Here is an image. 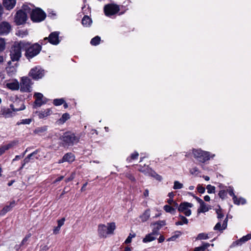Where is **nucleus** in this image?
<instances>
[{
  "mask_svg": "<svg viewBox=\"0 0 251 251\" xmlns=\"http://www.w3.org/2000/svg\"><path fill=\"white\" fill-rule=\"evenodd\" d=\"M227 192L228 193L229 195L230 196L232 197L233 201L234 204L239 205L240 202L238 201V198L234 193V190L233 187L229 186L228 188H227L226 192Z\"/></svg>",
  "mask_w": 251,
  "mask_h": 251,
  "instance_id": "20",
  "label": "nucleus"
},
{
  "mask_svg": "<svg viewBox=\"0 0 251 251\" xmlns=\"http://www.w3.org/2000/svg\"><path fill=\"white\" fill-rule=\"evenodd\" d=\"M183 187V185L182 183H181L178 181H175L174 185L173 186V188L174 189H180L182 188Z\"/></svg>",
  "mask_w": 251,
  "mask_h": 251,
  "instance_id": "39",
  "label": "nucleus"
},
{
  "mask_svg": "<svg viewBox=\"0 0 251 251\" xmlns=\"http://www.w3.org/2000/svg\"><path fill=\"white\" fill-rule=\"evenodd\" d=\"M208 211V208L206 205L205 203L203 202V203H201L200 204V207L198 209V213H204L206 211Z\"/></svg>",
  "mask_w": 251,
  "mask_h": 251,
  "instance_id": "32",
  "label": "nucleus"
},
{
  "mask_svg": "<svg viewBox=\"0 0 251 251\" xmlns=\"http://www.w3.org/2000/svg\"><path fill=\"white\" fill-rule=\"evenodd\" d=\"M30 234L27 235L22 240L21 246L25 245V244L26 243V242L28 241V239L30 237Z\"/></svg>",
  "mask_w": 251,
  "mask_h": 251,
  "instance_id": "57",
  "label": "nucleus"
},
{
  "mask_svg": "<svg viewBox=\"0 0 251 251\" xmlns=\"http://www.w3.org/2000/svg\"><path fill=\"white\" fill-rule=\"evenodd\" d=\"M164 209L166 212L174 214L175 212V209L170 205H166L164 206Z\"/></svg>",
  "mask_w": 251,
  "mask_h": 251,
  "instance_id": "35",
  "label": "nucleus"
},
{
  "mask_svg": "<svg viewBox=\"0 0 251 251\" xmlns=\"http://www.w3.org/2000/svg\"><path fill=\"white\" fill-rule=\"evenodd\" d=\"M65 100L63 99H56L53 100V103L56 106L60 105L64 103Z\"/></svg>",
  "mask_w": 251,
  "mask_h": 251,
  "instance_id": "36",
  "label": "nucleus"
},
{
  "mask_svg": "<svg viewBox=\"0 0 251 251\" xmlns=\"http://www.w3.org/2000/svg\"><path fill=\"white\" fill-rule=\"evenodd\" d=\"M31 81L27 77H23L20 83V91L28 92L31 91Z\"/></svg>",
  "mask_w": 251,
  "mask_h": 251,
  "instance_id": "7",
  "label": "nucleus"
},
{
  "mask_svg": "<svg viewBox=\"0 0 251 251\" xmlns=\"http://www.w3.org/2000/svg\"><path fill=\"white\" fill-rule=\"evenodd\" d=\"M139 154L137 152H134L132 154H131V156L127 158V160L128 161H131L132 160H134L137 159Z\"/></svg>",
  "mask_w": 251,
  "mask_h": 251,
  "instance_id": "44",
  "label": "nucleus"
},
{
  "mask_svg": "<svg viewBox=\"0 0 251 251\" xmlns=\"http://www.w3.org/2000/svg\"><path fill=\"white\" fill-rule=\"evenodd\" d=\"M11 30V26L7 22H2L0 23V35L8 34Z\"/></svg>",
  "mask_w": 251,
  "mask_h": 251,
  "instance_id": "12",
  "label": "nucleus"
},
{
  "mask_svg": "<svg viewBox=\"0 0 251 251\" xmlns=\"http://www.w3.org/2000/svg\"><path fill=\"white\" fill-rule=\"evenodd\" d=\"M188 194L189 195H191L192 196H193L197 201L201 204V203H203V201L200 198H199V197H196L195 196H194L192 193L191 192H188Z\"/></svg>",
  "mask_w": 251,
  "mask_h": 251,
  "instance_id": "52",
  "label": "nucleus"
},
{
  "mask_svg": "<svg viewBox=\"0 0 251 251\" xmlns=\"http://www.w3.org/2000/svg\"><path fill=\"white\" fill-rule=\"evenodd\" d=\"M60 226H57L56 227H55L54 229H53V233L54 234H57L59 233V231L60 230Z\"/></svg>",
  "mask_w": 251,
  "mask_h": 251,
  "instance_id": "61",
  "label": "nucleus"
},
{
  "mask_svg": "<svg viewBox=\"0 0 251 251\" xmlns=\"http://www.w3.org/2000/svg\"><path fill=\"white\" fill-rule=\"evenodd\" d=\"M3 4L6 9L10 10L15 6L16 0H3Z\"/></svg>",
  "mask_w": 251,
  "mask_h": 251,
  "instance_id": "21",
  "label": "nucleus"
},
{
  "mask_svg": "<svg viewBox=\"0 0 251 251\" xmlns=\"http://www.w3.org/2000/svg\"><path fill=\"white\" fill-rule=\"evenodd\" d=\"M126 176L129 179L130 181L132 182H135L136 179L135 177L133 176V175L131 174L130 173H127L126 174Z\"/></svg>",
  "mask_w": 251,
  "mask_h": 251,
  "instance_id": "48",
  "label": "nucleus"
},
{
  "mask_svg": "<svg viewBox=\"0 0 251 251\" xmlns=\"http://www.w3.org/2000/svg\"><path fill=\"white\" fill-rule=\"evenodd\" d=\"M44 40L48 41L52 45H56L60 42L59 32L55 31L51 33L48 37H45Z\"/></svg>",
  "mask_w": 251,
  "mask_h": 251,
  "instance_id": "11",
  "label": "nucleus"
},
{
  "mask_svg": "<svg viewBox=\"0 0 251 251\" xmlns=\"http://www.w3.org/2000/svg\"><path fill=\"white\" fill-rule=\"evenodd\" d=\"M104 11L105 15L110 16V3H108L105 5L104 7Z\"/></svg>",
  "mask_w": 251,
  "mask_h": 251,
  "instance_id": "47",
  "label": "nucleus"
},
{
  "mask_svg": "<svg viewBox=\"0 0 251 251\" xmlns=\"http://www.w3.org/2000/svg\"><path fill=\"white\" fill-rule=\"evenodd\" d=\"M193 206V204L188 202L181 203L179 205L178 210L180 212H182L186 216H189L191 214V210L189 208Z\"/></svg>",
  "mask_w": 251,
  "mask_h": 251,
  "instance_id": "8",
  "label": "nucleus"
},
{
  "mask_svg": "<svg viewBox=\"0 0 251 251\" xmlns=\"http://www.w3.org/2000/svg\"><path fill=\"white\" fill-rule=\"evenodd\" d=\"M15 201H11L9 205L4 206L3 209L1 210L0 215H4L7 212L10 211L12 208L15 205Z\"/></svg>",
  "mask_w": 251,
  "mask_h": 251,
  "instance_id": "19",
  "label": "nucleus"
},
{
  "mask_svg": "<svg viewBox=\"0 0 251 251\" xmlns=\"http://www.w3.org/2000/svg\"><path fill=\"white\" fill-rule=\"evenodd\" d=\"M63 157L65 162H67L69 163L73 162L75 159V155L71 152L66 153Z\"/></svg>",
  "mask_w": 251,
  "mask_h": 251,
  "instance_id": "22",
  "label": "nucleus"
},
{
  "mask_svg": "<svg viewBox=\"0 0 251 251\" xmlns=\"http://www.w3.org/2000/svg\"><path fill=\"white\" fill-rule=\"evenodd\" d=\"M176 233H177V234H175L170 238H168L167 239L168 241H175L176 238H177L179 235L181 234V232L180 231H177L176 232Z\"/></svg>",
  "mask_w": 251,
  "mask_h": 251,
  "instance_id": "46",
  "label": "nucleus"
},
{
  "mask_svg": "<svg viewBox=\"0 0 251 251\" xmlns=\"http://www.w3.org/2000/svg\"><path fill=\"white\" fill-rule=\"evenodd\" d=\"M238 201L240 202V204H244L246 203V201L243 198H238Z\"/></svg>",
  "mask_w": 251,
  "mask_h": 251,
  "instance_id": "60",
  "label": "nucleus"
},
{
  "mask_svg": "<svg viewBox=\"0 0 251 251\" xmlns=\"http://www.w3.org/2000/svg\"><path fill=\"white\" fill-rule=\"evenodd\" d=\"M159 235L158 230H153L152 232L146 235L145 238L143 239L144 243H147L154 240L157 236Z\"/></svg>",
  "mask_w": 251,
  "mask_h": 251,
  "instance_id": "15",
  "label": "nucleus"
},
{
  "mask_svg": "<svg viewBox=\"0 0 251 251\" xmlns=\"http://www.w3.org/2000/svg\"><path fill=\"white\" fill-rule=\"evenodd\" d=\"M31 122V119H25L22 120L20 122H18L17 124L18 125H20L21 124L23 125H29Z\"/></svg>",
  "mask_w": 251,
  "mask_h": 251,
  "instance_id": "43",
  "label": "nucleus"
},
{
  "mask_svg": "<svg viewBox=\"0 0 251 251\" xmlns=\"http://www.w3.org/2000/svg\"><path fill=\"white\" fill-rule=\"evenodd\" d=\"M27 20L26 14L22 10L18 11L15 17V22L17 25H21L25 23Z\"/></svg>",
  "mask_w": 251,
  "mask_h": 251,
  "instance_id": "10",
  "label": "nucleus"
},
{
  "mask_svg": "<svg viewBox=\"0 0 251 251\" xmlns=\"http://www.w3.org/2000/svg\"><path fill=\"white\" fill-rule=\"evenodd\" d=\"M28 158L29 157H26L24 159V160L22 162V167H21L20 169H22V168H23L26 164H27L30 162V160Z\"/></svg>",
  "mask_w": 251,
  "mask_h": 251,
  "instance_id": "56",
  "label": "nucleus"
},
{
  "mask_svg": "<svg viewBox=\"0 0 251 251\" xmlns=\"http://www.w3.org/2000/svg\"><path fill=\"white\" fill-rule=\"evenodd\" d=\"M17 144V141H12L9 144L7 145H3L4 148L5 149L6 151L9 150V149L11 148L12 147L15 146Z\"/></svg>",
  "mask_w": 251,
  "mask_h": 251,
  "instance_id": "38",
  "label": "nucleus"
},
{
  "mask_svg": "<svg viewBox=\"0 0 251 251\" xmlns=\"http://www.w3.org/2000/svg\"><path fill=\"white\" fill-rule=\"evenodd\" d=\"M192 153L194 157L197 161L201 163H205L209 160L210 158H213L215 156L214 154H212L208 151H204L200 149H193Z\"/></svg>",
  "mask_w": 251,
  "mask_h": 251,
  "instance_id": "2",
  "label": "nucleus"
},
{
  "mask_svg": "<svg viewBox=\"0 0 251 251\" xmlns=\"http://www.w3.org/2000/svg\"><path fill=\"white\" fill-rule=\"evenodd\" d=\"M150 217V212L149 210H146L145 212L140 216L141 221L143 222L147 221Z\"/></svg>",
  "mask_w": 251,
  "mask_h": 251,
  "instance_id": "29",
  "label": "nucleus"
},
{
  "mask_svg": "<svg viewBox=\"0 0 251 251\" xmlns=\"http://www.w3.org/2000/svg\"><path fill=\"white\" fill-rule=\"evenodd\" d=\"M92 22L91 19L88 16H84L81 21L82 24L85 26H90Z\"/></svg>",
  "mask_w": 251,
  "mask_h": 251,
  "instance_id": "26",
  "label": "nucleus"
},
{
  "mask_svg": "<svg viewBox=\"0 0 251 251\" xmlns=\"http://www.w3.org/2000/svg\"><path fill=\"white\" fill-rule=\"evenodd\" d=\"M190 172L192 175H197L199 173V169L197 167H194V168H192L190 170Z\"/></svg>",
  "mask_w": 251,
  "mask_h": 251,
  "instance_id": "54",
  "label": "nucleus"
},
{
  "mask_svg": "<svg viewBox=\"0 0 251 251\" xmlns=\"http://www.w3.org/2000/svg\"><path fill=\"white\" fill-rule=\"evenodd\" d=\"M79 139V136L76 135L74 133L70 131L65 132L60 137L63 144L68 146H73L77 143Z\"/></svg>",
  "mask_w": 251,
  "mask_h": 251,
  "instance_id": "3",
  "label": "nucleus"
},
{
  "mask_svg": "<svg viewBox=\"0 0 251 251\" xmlns=\"http://www.w3.org/2000/svg\"><path fill=\"white\" fill-rule=\"evenodd\" d=\"M6 71L9 76H11L16 73L17 70L15 67L9 66L6 68Z\"/></svg>",
  "mask_w": 251,
  "mask_h": 251,
  "instance_id": "30",
  "label": "nucleus"
},
{
  "mask_svg": "<svg viewBox=\"0 0 251 251\" xmlns=\"http://www.w3.org/2000/svg\"><path fill=\"white\" fill-rule=\"evenodd\" d=\"M120 11V6L111 2V17Z\"/></svg>",
  "mask_w": 251,
  "mask_h": 251,
  "instance_id": "25",
  "label": "nucleus"
},
{
  "mask_svg": "<svg viewBox=\"0 0 251 251\" xmlns=\"http://www.w3.org/2000/svg\"><path fill=\"white\" fill-rule=\"evenodd\" d=\"M17 144V141H12L9 144L7 145H3L4 148L5 149L6 151L9 150V149L11 148L12 147L15 146Z\"/></svg>",
  "mask_w": 251,
  "mask_h": 251,
  "instance_id": "37",
  "label": "nucleus"
},
{
  "mask_svg": "<svg viewBox=\"0 0 251 251\" xmlns=\"http://www.w3.org/2000/svg\"><path fill=\"white\" fill-rule=\"evenodd\" d=\"M180 221L181 222L182 225L183 224H187L188 223V220L187 218H186L184 216L179 215L178 216Z\"/></svg>",
  "mask_w": 251,
  "mask_h": 251,
  "instance_id": "49",
  "label": "nucleus"
},
{
  "mask_svg": "<svg viewBox=\"0 0 251 251\" xmlns=\"http://www.w3.org/2000/svg\"><path fill=\"white\" fill-rule=\"evenodd\" d=\"M198 191L201 194H203L205 192V188L202 186L201 184H199L197 186Z\"/></svg>",
  "mask_w": 251,
  "mask_h": 251,
  "instance_id": "53",
  "label": "nucleus"
},
{
  "mask_svg": "<svg viewBox=\"0 0 251 251\" xmlns=\"http://www.w3.org/2000/svg\"><path fill=\"white\" fill-rule=\"evenodd\" d=\"M70 115L67 113H65L62 115L59 121L61 123H64L67 120L70 119Z\"/></svg>",
  "mask_w": 251,
  "mask_h": 251,
  "instance_id": "34",
  "label": "nucleus"
},
{
  "mask_svg": "<svg viewBox=\"0 0 251 251\" xmlns=\"http://www.w3.org/2000/svg\"><path fill=\"white\" fill-rule=\"evenodd\" d=\"M6 86L8 88L12 90H18L20 87L19 82L17 81L7 83Z\"/></svg>",
  "mask_w": 251,
  "mask_h": 251,
  "instance_id": "24",
  "label": "nucleus"
},
{
  "mask_svg": "<svg viewBox=\"0 0 251 251\" xmlns=\"http://www.w3.org/2000/svg\"><path fill=\"white\" fill-rule=\"evenodd\" d=\"M13 112L11 109L5 107H1L0 114L5 118L11 117L13 116Z\"/></svg>",
  "mask_w": 251,
  "mask_h": 251,
  "instance_id": "17",
  "label": "nucleus"
},
{
  "mask_svg": "<svg viewBox=\"0 0 251 251\" xmlns=\"http://www.w3.org/2000/svg\"><path fill=\"white\" fill-rule=\"evenodd\" d=\"M135 234L130 233L129 236L127 237V238L126 240L125 243L126 244H127L131 243L132 239L133 238L135 237Z\"/></svg>",
  "mask_w": 251,
  "mask_h": 251,
  "instance_id": "50",
  "label": "nucleus"
},
{
  "mask_svg": "<svg viewBox=\"0 0 251 251\" xmlns=\"http://www.w3.org/2000/svg\"><path fill=\"white\" fill-rule=\"evenodd\" d=\"M10 107L11 108L10 109H11V110L13 112L19 111L22 110H24L25 109V106L23 103H22L21 107L19 108H15L14 105L13 104H10Z\"/></svg>",
  "mask_w": 251,
  "mask_h": 251,
  "instance_id": "33",
  "label": "nucleus"
},
{
  "mask_svg": "<svg viewBox=\"0 0 251 251\" xmlns=\"http://www.w3.org/2000/svg\"><path fill=\"white\" fill-rule=\"evenodd\" d=\"M41 49V46L38 43H35L29 46V44L28 43L27 45L25 47L24 50H25V57L29 60L38 55L40 53Z\"/></svg>",
  "mask_w": 251,
  "mask_h": 251,
  "instance_id": "4",
  "label": "nucleus"
},
{
  "mask_svg": "<svg viewBox=\"0 0 251 251\" xmlns=\"http://www.w3.org/2000/svg\"><path fill=\"white\" fill-rule=\"evenodd\" d=\"M23 158V155H16L14 159H13L12 161H15L18 160H19L21 158Z\"/></svg>",
  "mask_w": 251,
  "mask_h": 251,
  "instance_id": "64",
  "label": "nucleus"
},
{
  "mask_svg": "<svg viewBox=\"0 0 251 251\" xmlns=\"http://www.w3.org/2000/svg\"><path fill=\"white\" fill-rule=\"evenodd\" d=\"M227 221H228L227 217H226L225 219V220L222 224V225L221 224V221H219V222H218L216 224V225L214 227V229L215 230H220V231L225 229L227 227Z\"/></svg>",
  "mask_w": 251,
  "mask_h": 251,
  "instance_id": "18",
  "label": "nucleus"
},
{
  "mask_svg": "<svg viewBox=\"0 0 251 251\" xmlns=\"http://www.w3.org/2000/svg\"><path fill=\"white\" fill-rule=\"evenodd\" d=\"M251 239V234H248L247 235L242 237L239 240L233 242L231 245V247H235L236 246H241L243 243Z\"/></svg>",
  "mask_w": 251,
  "mask_h": 251,
  "instance_id": "16",
  "label": "nucleus"
},
{
  "mask_svg": "<svg viewBox=\"0 0 251 251\" xmlns=\"http://www.w3.org/2000/svg\"><path fill=\"white\" fill-rule=\"evenodd\" d=\"M210 246V244L208 243H202L201 246L195 248L194 251H205Z\"/></svg>",
  "mask_w": 251,
  "mask_h": 251,
  "instance_id": "27",
  "label": "nucleus"
},
{
  "mask_svg": "<svg viewBox=\"0 0 251 251\" xmlns=\"http://www.w3.org/2000/svg\"><path fill=\"white\" fill-rule=\"evenodd\" d=\"M218 187L220 189V190H222V189H226V190L227 189V187L224 185L223 184H221V183H220L219 185H218Z\"/></svg>",
  "mask_w": 251,
  "mask_h": 251,
  "instance_id": "62",
  "label": "nucleus"
},
{
  "mask_svg": "<svg viewBox=\"0 0 251 251\" xmlns=\"http://www.w3.org/2000/svg\"><path fill=\"white\" fill-rule=\"evenodd\" d=\"M98 232L99 235L102 237H106L110 233V224L107 223V226L101 225L99 226Z\"/></svg>",
  "mask_w": 251,
  "mask_h": 251,
  "instance_id": "13",
  "label": "nucleus"
},
{
  "mask_svg": "<svg viewBox=\"0 0 251 251\" xmlns=\"http://www.w3.org/2000/svg\"><path fill=\"white\" fill-rule=\"evenodd\" d=\"M138 170L145 175L152 177L159 181H161L162 179V177L161 176L157 174L148 166H145L144 167L140 166Z\"/></svg>",
  "mask_w": 251,
  "mask_h": 251,
  "instance_id": "5",
  "label": "nucleus"
},
{
  "mask_svg": "<svg viewBox=\"0 0 251 251\" xmlns=\"http://www.w3.org/2000/svg\"><path fill=\"white\" fill-rule=\"evenodd\" d=\"M47 129L48 126H46L41 127H38L35 129L34 132L36 134L41 135L42 133L46 131L47 130Z\"/></svg>",
  "mask_w": 251,
  "mask_h": 251,
  "instance_id": "28",
  "label": "nucleus"
},
{
  "mask_svg": "<svg viewBox=\"0 0 251 251\" xmlns=\"http://www.w3.org/2000/svg\"><path fill=\"white\" fill-rule=\"evenodd\" d=\"M29 75L33 79H38L44 76V71L39 67H36L30 70Z\"/></svg>",
  "mask_w": 251,
  "mask_h": 251,
  "instance_id": "9",
  "label": "nucleus"
},
{
  "mask_svg": "<svg viewBox=\"0 0 251 251\" xmlns=\"http://www.w3.org/2000/svg\"><path fill=\"white\" fill-rule=\"evenodd\" d=\"M216 213L217 214V218L219 220H221L224 217V213H223L222 209L219 208L216 210Z\"/></svg>",
  "mask_w": 251,
  "mask_h": 251,
  "instance_id": "45",
  "label": "nucleus"
},
{
  "mask_svg": "<svg viewBox=\"0 0 251 251\" xmlns=\"http://www.w3.org/2000/svg\"><path fill=\"white\" fill-rule=\"evenodd\" d=\"M6 151L4 146H2L0 148V156L2 155Z\"/></svg>",
  "mask_w": 251,
  "mask_h": 251,
  "instance_id": "63",
  "label": "nucleus"
},
{
  "mask_svg": "<svg viewBox=\"0 0 251 251\" xmlns=\"http://www.w3.org/2000/svg\"><path fill=\"white\" fill-rule=\"evenodd\" d=\"M206 189L207 190V193L209 194L215 193V186H212L211 185H207L206 186Z\"/></svg>",
  "mask_w": 251,
  "mask_h": 251,
  "instance_id": "40",
  "label": "nucleus"
},
{
  "mask_svg": "<svg viewBox=\"0 0 251 251\" xmlns=\"http://www.w3.org/2000/svg\"><path fill=\"white\" fill-rule=\"evenodd\" d=\"M208 238V236L207 234L204 233H201L198 234L197 239V240H205Z\"/></svg>",
  "mask_w": 251,
  "mask_h": 251,
  "instance_id": "42",
  "label": "nucleus"
},
{
  "mask_svg": "<svg viewBox=\"0 0 251 251\" xmlns=\"http://www.w3.org/2000/svg\"><path fill=\"white\" fill-rule=\"evenodd\" d=\"M34 97L36 99L34 101V105H33L34 108L40 107L45 103V102H44L42 100L43 98V95L42 94L40 93H35L34 95Z\"/></svg>",
  "mask_w": 251,
  "mask_h": 251,
  "instance_id": "14",
  "label": "nucleus"
},
{
  "mask_svg": "<svg viewBox=\"0 0 251 251\" xmlns=\"http://www.w3.org/2000/svg\"><path fill=\"white\" fill-rule=\"evenodd\" d=\"M46 17V13L40 8H38L33 9L30 15L31 19L35 22H41L44 20Z\"/></svg>",
  "mask_w": 251,
  "mask_h": 251,
  "instance_id": "6",
  "label": "nucleus"
},
{
  "mask_svg": "<svg viewBox=\"0 0 251 251\" xmlns=\"http://www.w3.org/2000/svg\"><path fill=\"white\" fill-rule=\"evenodd\" d=\"M28 42L24 41L15 44L10 50V57L12 61H17L20 59L22 54L21 50H24Z\"/></svg>",
  "mask_w": 251,
  "mask_h": 251,
  "instance_id": "1",
  "label": "nucleus"
},
{
  "mask_svg": "<svg viewBox=\"0 0 251 251\" xmlns=\"http://www.w3.org/2000/svg\"><path fill=\"white\" fill-rule=\"evenodd\" d=\"M218 195L222 199H225L226 196V190L222 189V190H220Z\"/></svg>",
  "mask_w": 251,
  "mask_h": 251,
  "instance_id": "41",
  "label": "nucleus"
},
{
  "mask_svg": "<svg viewBox=\"0 0 251 251\" xmlns=\"http://www.w3.org/2000/svg\"><path fill=\"white\" fill-rule=\"evenodd\" d=\"M75 173H72L71 176L65 179V181L68 182L73 180L75 177Z\"/></svg>",
  "mask_w": 251,
  "mask_h": 251,
  "instance_id": "58",
  "label": "nucleus"
},
{
  "mask_svg": "<svg viewBox=\"0 0 251 251\" xmlns=\"http://www.w3.org/2000/svg\"><path fill=\"white\" fill-rule=\"evenodd\" d=\"M38 152V150H36L35 151H33L32 153L28 154L27 157H29L28 158L30 159V160H33V157L37 154V153Z\"/></svg>",
  "mask_w": 251,
  "mask_h": 251,
  "instance_id": "55",
  "label": "nucleus"
},
{
  "mask_svg": "<svg viewBox=\"0 0 251 251\" xmlns=\"http://www.w3.org/2000/svg\"><path fill=\"white\" fill-rule=\"evenodd\" d=\"M5 43L4 39L0 38V51L3 50L5 49Z\"/></svg>",
  "mask_w": 251,
  "mask_h": 251,
  "instance_id": "51",
  "label": "nucleus"
},
{
  "mask_svg": "<svg viewBox=\"0 0 251 251\" xmlns=\"http://www.w3.org/2000/svg\"><path fill=\"white\" fill-rule=\"evenodd\" d=\"M51 110L50 109H47L44 110H41L39 112H36L38 116L40 119H43L47 117L50 114Z\"/></svg>",
  "mask_w": 251,
  "mask_h": 251,
  "instance_id": "23",
  "label": "nucleus"
},
{
  "mask_svg": "<svg viewBox=\"0 0 251 251\" xmlns=\"http://www.w3.org/2000/svg\"><path fill=\"white\" fill-rule=\"evenodd\" d=\"M65 219L64 218H62L60 220L57 221L58 226L61 227L64 225Z\"/></svg>",
  "mask_w": 251,
  "mask_h": 251,
  "instance_id": "59",
  "label": "nucleus"
},
{
  "mask_svg": "<svg viewBox=\"0 0 251 251\" xmlns=\"http://www.w3.org/2000/svg\"><path fill=\"white\" fill-rule=\"evenodd\" d=\"M100 37L99 36H96L92 38L90 41V44L92 46H97L100 43Z\"/></svg>",
  "mask_w": 251,
  "mask_h": 251,
  "instance_id": "31",
  "label": "nucleus"
}]
</instances>
